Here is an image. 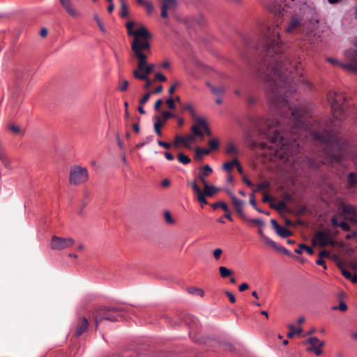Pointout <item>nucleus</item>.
<instances>
[{"mask_svg": "<svg viewBox=\"0 0 357 357\" xmlns=\"http://www.w3.org/2000/svg\"><path fill=\"white\" fill-rule=\"evenodd\" d=\"M157 143L160 146H162L165 149H169L171 148V144L168 142H163L161 140H158Z\"/></svg>", "mask_w": 357, "mask_h": 357, "instance_id": "50", "label": "nucleus"}, {"mask_svg": "<svg viewBox=\"0 0 357 357\" xmlns=\"http://www.w3.org/2000/svg\"><path fill=\"white\" fill-rule=\"evenodd\" d=\"M89 179L88 170L85 167L73 165L70 170L69 183L78 185L85 183Z\"/></svg>", "mask_w": 357, "mask_h": 357, "instance_id": "6", "label": "nucleus"}, {"mask_svg": "<svg viewBox=\"0 0 357 357\" xmlns=\"http://www.w3.org/2000/svg\"><path fill=\"white\" fill-rule=\"evenodd\" d=\"M238 288L240 291H243L249 288V285L247 283H243L239 286Z\"/></svg>", "mask_w": 357, "mask_h": 357, "instance_id": "63", "label": "nucleus"}, {"mask_svg": "<svg viewBox=\"0 0 357 357\" xmlns=\"http://www.w3.org/2000/svg\"><path fill=\"white\" fill-rule=\"evenodd\" d=\"M164 155H165V157L168 160H173L174 159V155L170 152H165Z\"/></svg>", "mask_w": 357, "mask_h": 357, "instance_id": "64", "label": "nucleus"}, {"mask_svg": "<svg viewBox=\"0 0 357 357\" xmlns=\"http://www.w3.org/2000/svg\"><path fill=\"white\" fill-rule=\"evenodd\" d=\"M250 204L253 206L254 208H257V203L255 195L253 193L250 195Z\"/></svg>", "mask_w": 357, "mask_h": 357, "instance_id": "56", "label": "nucleus"}, {"mask_svg": "<svg viewBox=\"0 0 357 357\" xmlns=\"http://www.w3.org/2000/svg\"><path fill=\"white\" fill-rule=\"evenodd\" d=\"M192 119L194 121V124L191 127V131L195 136L202 137L204 133L200 130V128H203L207 124L205 119L199 117L197 114L195 117H192Z\"/></svg>", "mask_w": 357, "mask_h": 357, "instance_id": "9", "label": "nucleus"}, {"mask_svg": "<svg viewBox=\"0 0 357 357\" xmlns=\"http://www.w3.org/2000/svg\"><path fill=\"white\" fill-rule=\"evenodd\" d=\"M210 151H215L219 148V141L217 138L208 141Z\"/></svg>", "mask_w": 357, "mask_h": 357, "instance_id": "36", "label": "nucleus"}, {"mask_svg": "<svg viewBox=\"0 0 357 357\" xmlns=\"http://www.w3.org/2000/svg\"><path fill=\"white\" fill-rule=\"evenodd\" d=\"M120 4H121L120 16L122 18H126L128 15V6H127L126 0H120Z\"/></svg>", "mask_w": 357, "mask_h": 357, "instance_id": "25", "label": "nucleus"}, {"mask_svg": "<svg viewBox=\"0 0 357 357\" xmlns=\"http://www.w3.org/2000/svg\"><path fill=\"white\" fill-rule=\"evenodd\" d=\"M271 224L273 229L278 236L282 238H287L292 235V232L285 227H281L275 219L271 220Z\"/></svg>", "mask_w": 357, "mask_h": 357, "instance_id": "13", "label": "nucleus"}, {"mask_svg": "<svg viewBox=\"0 0 357 357\" xmlns=\"http://www.w3.org/2000/svg\"><path fill=\"white\" fill-rule=\"evenodd\" d=\"M189 292L190 294H197V295H199L201 297L204 296V291L201 289L191 288V289H189Z\"/></svg>", "mask_w": 357, "mask_h": 357, "instance_id": "41", "label": "nucleus"}, {"mask_svg": "<svg viewBox=\"0 0 357 357\" xmlns=\"http://www.w3.org/2000/svg\"><path fill=\"white\" fill-rule=\"evenodd\" d=\"M219 272L220 276L223 278H227L232 274V271L225 266H220Z\"/></svg>", "mask_w": 357, "mask_h": 357, "instance_id": "32", "label": "nucleus"}, {"mask_svg": "<svg viewBox=\"0 0 357 357\" xmlns=\"http://www.w3.org/2000/svg\"><path fill=\"white\" fill-rule=\"evenodd\" d=\"M222 253V250L220 248H217L213 250V257L215 259H218Z\"/></svg>", "mask_w": 357, "mask_h": 357, "instance_id": "53", "label": "nucleus"}, {"mask_svg": "<svg viewBox=\"0 0 357 357\" xmlns=\"http://www.w3.org/2000/svg\"><path fill=\"white\" fill-rule=\"evenodd\" d=\"M8 128L15 135H23L24 132L20 126L13 123H9L8 125Z\"/></svg>", "mask_w": 357, "mask_h": 357, "instance_id": "23", "label": "nucleus"}, {"mask_svg": "<svg viewBox=\"0 0 357 357\" xmlns=\"http://www.w3.org/2000/svg\"><path fill=\"white\" fill-rule=\"evenodd\" d=\"M163 90V87L162 85H160L158 86V87H156L154 90H153L151 92V94H158V93H160Z\"/></svg>", "mask_w": 357, "mask_h": 357, "instance_id": "60", "label": "nucleus"}, {"mask_svg": "<svg viewBox=\"0 0 357 357\" xmlns=\"http://www.w3.org/2000/svg\"><path fill=\"white\" fill-rule=\"evenodd\" d=\"M306 343L310 344V347L307 348V351L313 352L316 356H320L322 354L321 348L325 344L324 341H321L317 337H313L309 338L306 341Z\"/></svg>", "mask_w": 357, "mask_h": 357, "instance_id": "10", "label": "nucleus"}, {"mask_svg": "<svg viewBox=\"0 0 357 357\" xmlns=\"http://www.w3.org/2000/svg\"><path fill=\"white\" fill-rule=\"evenodd\" d=\"M341 272H342V274L347 279V280H350L351 279V273L349 272V271H347V269L344 268H341Z\"/></svg>", "mask_w": 357, "mask_h": 357, "instance_id": "49", "label": "nucleus"}, {"mask_svg": "<svg viewBox=\"0 0 357 357\" xmlns=\"http://www.w3.org/2000/svg\"><path fill=\"white\" fill-rule=\"evenodd\" d=\"M347 185L349 188H353L357 186V174L350 172L347 175Z\"/></svg>", "mask_w": 357, "mask_h": 357, "instance_id": "20", "label": "nucleus"}, {"mask_svg": "<svg viewBox=\"0 0 357 357\" xmlns=\"http://www.w3.org/2000/svg\"><path fill=\"white\" fill-rule=\"evenodd\" d=\"M264 240L267 245L271 246L273 248L275 249L276 250L280 251V252H282L286 255H289L290 254L289 251L287 249H286L285 248H284L281 245H278L275 242H274L269 238L264 237Z\"/></svg>", "mask_w": 357, "mask_h": 357, "instance_id": "18", "label": "nucleus"}, {"mask_svg": "<svg viewBox=\"0 0 357 357\" xmlns=\"http://www.w3.org/2000/svg\"><path fill=\"white\" fill-rule=\"evenodd\" d=\"M212 168L208 165H206L201 167L198 173V175L204 177H207L212 173Z\"/></svg>", "mask_w": 357, "mask_h": 357, "instance_id": "27", "label": "nucleus"}, {"mask_svg": "<svg viewBox=\"0 0 357 357\" xmlns=\"http://www.w3.org/2000/svg\"><path fill=\"white\" fill-rule=\"evenodd\" d=\"M61 6L66 11V13L72 16L77 17V12L73 8L72 0H59Z\"/></svg>", "mask_w": 357, "mask_h": 357, "instance_id": "17", "label": "nucleus"}, {"mask_svg": "<svg viewBox=\"0 0 357 357\" xmlns=\"http://www.w3.org/2000/svg\"><path fill=\"white\" fill-rule=\"evenodd\" d=\"M286 205L284 204V202L282 201H280L279 203H278V206H275L273 204H271V207H272L273 208H275V209H281V208H285Z\"/></svg>", "mask_w": 357, "mask_h": 357, "instance_id": "52", "label": "nucleus"}, {"mask_svg": "<svg viewBox=\"0 0 357 357\" xmlns=\"http://www.w3.org/2000/svg\"><path fill=\"white\" fill-rule=\"evenodd\" d=\"M155 80L159 82H166V77L160 73H157L155 75Z\"/></svg>", "mask_w": 357, "mask_h": 357, "instance_id": "44", "label": "nucleus"}, {"mask_svg": "<svg viewBox=\"0 0 357 357\" xmlns=\"http://www.w3.org/2000/svg\"><path fill=\"white\" fill-rule=\"evenodd\" d=\"M211 206L213 208V209H215V210L218 208H221L225 212L229 211L228 206L226 204V203L224 202H215V203H213Z\"/></svg>", "mask_w": 357, "mask_h": 357, "instance_id": "34", "label": "nucleus"}, {"mask_svg": "<svg viewBox=\"0 0 357 357\" xmlns=\"http://www.w3.org/2000/svg\"><path fill=\"white\" fill-rule=\"evenodd\" d=\"M319 257L321 258H329L331 257V253L326 250H323L319 253Z\"/></svg>", "mask_w": 357, "mask_h": 357, "instance_id": "48", "label": "nucleus"}, {"mask_svg": "<svg viewBox=\"0 0 357 357\" xmlns=\"http://www.w3.org/2000/svg\"><path fill=\"white\" fill-rule=\"evenodd\" d=\"M225 294L227 295V296L229 298V301L232 303H235L236 301V298H235V296L233 294H231V292L228 291H225Z\"/></svg>", "mask_w": 357, "mask_h": 357, "instance_id": "57", "label": "nucleus"}, {"mask_svg": "<svg viewBox=\"0 0 357 357\" xmlns=\"http://www.w3.org/2000/svg\"><path fill=\"white\" fill-rule=\"evenodd\" d=\"M231 199L232 205L234 206V208L236 212L238 213V215L241 218L245 219V215L243 210L244 202L238 199L234 195H231Z\"/></svg>", "mask_w": 357, "mask_h": 357, "instance_id": "14", "label": "nucleus"}, {"mask_svg": "<svg viewBox=\"0 0 357 357\" xmlns=\"http://www.w3.org/2000/svg\"><path fill=\"white\" fill-rule=\"evenodd\" d=\"M339 227L344 231H348L350 230V226L349 225L344 222V221H342V222H340V224H339Z\"/></svg>", "mask_w": 357, "mask_h": 357, "instance_id": "46", "label": "nucleus"}, {"mask_svg": "<svg viewBox=\"0 0 357 357\" xmlns=\"http://www.w3.org/2000/svg\"><path fill=\"white\" fill-rule=\"evenodd\" d=\"M341 208L342 210V212L348 215H350V221L354 223L357 222V207L349 204H343L341 206Z\"/></svg>", "mask_w": 357, "mask_h": 357, "instance_id": "12", "label": "nucleus"}, {"mask_svg": "<svg viewBox=\"0 0 357 357\" xmlns=\"http://www.w3.org/2000/svg\"><path fill=\"white\" fill-rule=\"evenodd\" d=\"M139 79L145 81V84L144 86L145 89H148L149 88L151 87V86L152 84V82L150 79H149L148 76H146V79Z\"/></svg>", "mask_w": 357, "mask_h": 357, "instance_id": "54", "label": "nucleus"}, {"mask_svg": "<svg viewBox=\"0 0 357 357\" xmlns=\"http://www.w3.org/2000/svg\"><path fill=\"white\" fill-rule=\"evenodd\" d=\"M181 107L182 112H185V111L188 112L191 116V118L195 117L197 115L195 107L190 102L181 104Z\"/></svg>", "mask_w": 357, "mask_h": 357, "instance_id": "21", "label": "nucleus"}, {"mask_svg": "<svg viewBox=\"0 0 357 357\" xmlns=\"http://www.w3.org/2000/svg\"><path fill=\"white\" fill-rule=\"evenodd\" d=\"M162 104V100L161 99H158L154 105L155 110L159 112L160 109L161 105Z\"/></svg>", "mask_w": 357, "mask_h": 357, "instance_id": "58", "label": "nucleus"}, {"mask_svg": "<svg viewBox=\"0 0 357 357\" xmlns=\"http://www.w3.org/2000/svg\"><path fill=\"white\" fill-rule=\"evenodd\" d=\"M166 104L170 109H174L176 107L175 100L173 98H169L167 99Z\"/></svg>", "mask_w": 357, "mask_h": 357, "instance_id": "42", "label": "nucleus"}, {"mask_svg": "<svg viewBox=\"0 0 357 357\" xmlns=\"http://www.w3.org/2000/svg\"><path fill=\"white\" fill-rule=\"evenodd\" d=\"M245 220H247L248 222H251L252 224H256L257 225H263V221L261 220L260 219H248L246 217H245Z\"/></svg>", "mask_w": 357, "mask_h": 357, "instance_id": "51", "label": "nucleus"}, {"mask_svg": "<svg viewBox=\"0 0 357 357\" xmlns=\"http://www.w3.org/2000/svg\"><path fill=\"white\" fill-rule=\"evenodd\" d=\"M89 327V322L87 318L80 317L75 325V331L74 336L79 337L84 334Z\"/></svg>", "mask_w": 357, "mask_h": 357, "instance_id": "11", "label": "nucleus"}, {"mask_svg": "<svg viewBox=\"0 0 357 357\" xmlns=\"http://www.w3.org/2000/svg\"><path fill=\"white\" fill-rule=\"evenodd\" d=\"M197 178L199 180V181L204 185V188H206V185H208L206 180V177L197 175Z\"/></svg>", "mask_w": 357, "mask_h": 357, "instance_id": "62", "label": "nucleus"}, {"mask_svg": "<svg viewBox=\"0 0 357 357\" xmlns=\"http://www.w3.org/2000/svg\"><path fill=\"white\" fill-rule=\"evenodd\" d=\"M286 8L293 9L287 22L285 32L289 34H306L310 31V24L319 22L315 13L301 0H279L269 9L275 14H282Z\"/></svg>", "mask_w": 357, "mask_h": 357, "instance_id": "2", "label": "nucleus"}, {"mask_svg": "<svg viewBox=\"0 0 357 357\" xmlns=\"http://www.w3.org/2000/svg\"><path fill=\"white\" fill-rule=\"evenodd\" d=\"M289 331L287 333V337L289 338H292L294 336L296 335H300L303 332L302 328H298L296 329L294 326L292 324L289 325Z\"/></svg>", "mask_w": 357, "mask_h": 357, "instance_id": "28", "label": "nucleus"}, {"mask_svg": "<svg viewBox=\"0 0 357 357\" xmlns=\"http://www.w3.org/2000/svg\"><path fill=\"white\" fill-rule=\"evenodd\" d=\"M312 243L314 245H319L321 248L334 245L333 239L324 231H319L314 234Z\"/></svg>", "mask_w": 357, "mask_h": 357, "instance_id": "8", "label": "nucleus"}, {"mask_svg": "<svg viewBox=\"0 0 357 357\" xmlns=\"http://www.w3.org/2000/svg\"><path fill=\"white\" fill-rule=\"evenodd\" d=\"M357 236V231H353L351 233L348 234L346 235L347 239H352Z\"/></svg>", "mask_w": 357, "mask_h": 357, "instance_id": "61", "label": "nucleus"}, {"mask_svg": "<svg viewBox=\"0 0 357 357\" xmlns=\"http://www.w3.org/2000/svg\"><path fill=\"white\" fill-rule=\"evenodd\" d=\"M316 264L317 265L322 266L324 269L327 268L325 261L324 260L323 258H321L320 257H319V258L317 259Z\"/></svg>", "mask_w": 357, "mask_h": 357, "instance_id": "55", "label": "nucleus"}, {"mask_svg": "<svg viewBox=\"0 0 357 357\" xmlns=\"http://www.w3.org/2000/svg\"><path fill=\"white\" fill-rule=\"evenodd\" d=\"M75 244L73 238H61L54 236L51 241V248L53 250H63L72 247Z\"/></svg>", "mask_w": 357, "mask_h": 357, "instance_id": "7", "label": "nucleus"}, {"mask_svg": "<svg viewBox=\"0 0 357 357\" xmlns=\"http://www.w3.org/2000/svg\"><path fill=\"white\" fill-rule=\"evenodd\" d=\"M128 85H129V82L128 80L123 79V80L120 81L119 87V91H126L128 87Z\"/></svg>", "mask_w": 357, "mask_h": 357, "instance_id": "38", "label": "nucleus"}, {"mask_svg": "<svg viewBox=\"0 0 357 357\" xmlns=\"http://www.w3.org/2000/svg\"><path fill=\"white\" fill-rule=\"evenodd\" d=\"M225 153L228 155H236L238 154V149L233 143L230 142L226 146Z\"/></svg>", "mask_w": 357, "mask_h": 357, "instance_id": "22", "label": "nucleus"}, {"mask_svg": "<svg viewBox=\"0 0 357 357\" xmlns=\"http://www.w3.org/2000/svg\"><path fill=\"white\" fill-rule=\"evenodd\" d=\"M162 126H160V123L159 122V121L158 122H154L153 123V129H154V131L155 132V134L158 136V137H161L162 135V130H161V128Z\"/></svg>", "mask_w": 357, "mask_h": 357, "instance_id": "37", "label": "nucleus"}, {"mask_svg": "<svg viewBox=\"0 0 357 357\" xmlns=\"http://www.w3.org/2000/svg\"><path fill=\"white\" fill-rule=\"evenodd\" d=\"M269 183L267 181H263L257 185V191L263 190L268 188Z\"/></svg>", "mask_w": 357, "mask_h": 357, "instance_id": "43", "label": "nucleus"}, {"mask_svg": "<svg viewBox=\"0 0 357 357\" xmlns=\"http://www.w3.org/2000/svg\"><path fill=\"white\" fill-rule=\"evenodd\" d=\"M189 185L192 188V190L196 193L197 201L202 204H208V203L206 199V197L207 196L204 195L203 191H202L196 181H192Z\"/></svg>", "mask_w": 357, "mask_h": 357, "instance_id": "15", "label": "nucleus"}, {"mask_svg": "<svg viewBox=\"0 0 357 357\" xmlns=\"http://www.w3.org/2000/svg\"><path fill=\"white\" fill-rule=\"evenodd\" d=\"M236 164H238V159L234 158L231 161H227L225 162L223 165L222 168L225 171L230 172L232 170L234 166H236Z\"/></svg>", "mask_w": 357, "mask_h": 357, "instance_id": "30", "label": "nucleus"}, {"mask_svg": "<svg viewBox=\"0 0 357 357\" xmlns=\"http://www.w3.org/2000/svg\"><path fill=\"white\" fill-rule=\"evenodd\" d=\"M208 86L210 87L212 92L215 95H221L224 92V88L222 86H215L213 85H211L210 84H207Z\"/></svg>", "mask_w": 357, "mask_h": 357, "instance_id": "35", "label": "nucleus"}, {"mask_svg": "<svg viewBox=\"0 0 357 357\" xmlns=\"http://www.w3.org/2000/svg\"><path fill=\"white\" fill-rule=\"evenodd\" d=\"M173 117H175V115L173 113L165 111L162 113L161 116H154L153 119L155 120V122H158L159 121L160 126H163L169 119Z\"/></svg>", "mask_w": 357, "mask_h": 357, "instance_id": "19", "label": "nucleus"}, {"mask_svg": "<svg viewBox=\"0 0 357 357\" xmlns=\"http://www.w3.org/2000/svg\"><path fill=\"white\" fill-rule=\"evenodd\" d=\"M121 309L116 307H105L100 306L95 308L91 312L95 322V329L98 330L99 324L103 320L110 321H117L118 317L120 316Z\"/></svg>", "mask_w": 357, "mask_h": 357, "instance_id": "5", "label": "nucleus"}, {"mask_svg": "<svg viewBox=\"0 0 357 357\" xmlns=\"http://www.w3.org/2000/svg\"><path fill=\"white\" fill-rule=\"evenodd\" d=\"M127 33L128 36H133V40L131 43L132 51L139 47L140 46H146L147 43L152 38L151 33L144 26L134 30V22L129 21L126 24Z\"/></svg>", "mask_w": 357, "mask_h": 357, "instance_id": "4", "label": "nucleus"}, {"mask_svg": "<svg viewBox=\"0 0 357 357\" xmlns=\"http://www.w3.org/2000/svg\"><path fill=\"white\" fill-rule=\"evenodd\" d=\"M94 20H96V22H97L98 24V26H99L100 29L102 31V32H105V29L104 28L103 26V24L101 22V21L100 20L98 15H94V17H93Z\"/></svg>", "mask_w": 357, "mask_h": 357, "instance_id": "45", "label": "nucleus"}, {"mask_svg": "<svg viewBox=\"0 0 357 357\" xmlns=\"http://www.w3.org/2000/svg\"><path fill=\"white\" fill-rule=\"evenodd\" d=\"M177 158L178 162L183 165H187L191 161L190 158L183 153H179L178 154Z\"/></svg>", "mask_w": 357, "mask_h": 357, "instance_id": "33", "label": "nucleus"}, {"mask_svg": "<svg viewBox=\"0 0 357 357\" xmlns=\"http://www.w3.org/2000/svg\"><path fill=\"white\" fill-rule=\"evenodd\" d=\"M133 57L137 60V67L133 70L132 75L135 79H146L155 68V65L148 63L147 59L151 54L150 42L146 46H140L132 51Z\"/></svg>", "mask_w": 357, "mask_h": 357, "instance_id": "3", "label": "nucleus"}, {"mask_svg": "<svg viewBox=\"0 0 357 357\" xmlns=\"http://www.w3.org/2000/svg\"><path fill=\"white\" fill-rule=\"evenodd\" d=\"M332 310H339L342 312H345L347 310V305L343 301H340L338 306H333Z\"/></svg>", "mask_w": 357, "mask_h": 357, "instance_id": "39", "label": "nucleus"}, {"mask_svg": "<svg viewBox=\"0 0 357 357\" xmlns=\"http://www.w3.org/2000/svg\"><path fill=\"white\" fill-rule=\"evenodd\" d=\"M176 0H162L161 17H167V10H172L176 8Z\"/></svg>", "mask_w": 357, "mask_h": 357, "instance_id": "16", "label": "nucleus"}, {"mask_svg": "<svg viewBox=\"0 0 357 357\" xmlns=\"http://www.w3.org/2000/svg\"><path fill=\"white\" fill-rule=\"evenodd\" d=\"M247 102L250 105H253L256 103L257 100L254 96H248L247 98Z\"/></svg>", "mask_w": 357, "mask_h": 357, "instance_id": "59", "label": "nucleus"}, {"mask_svg": "<svg viewBox=\"0 0 357 357\" xmlns=\"http://www.w3.org/2000/svg\"><path fill=\"white\" fill-rule=\"evenodd\" d=\"M264 55L257 68V76L266 82L270 104L280 114V120L248 117V121L264 136L268 142H255L248 131L245 140L252 149L268 148L270 155L278 158L298 175L306 169L316 170L321 165L340 164L351 159L357 169V144L341 137L336 130L340 123L351 114L353 107L346 98L329 91L327 100L331 104L333 119L315 122L309 120L310 112L303 105L292 106L285 92L296 91L295 85L310 84L303 75L300 61L284 57V45L280 40L278 28L268 27L264 33Z\"/></svg>", "mask_w": 357, "mask_h": 357, "instance_id": "1", "label": "nucleus"}, {"mask_svg": "<svg viewBox=\"0 0 357 357\" xmlns=\"http://www.w3.org/2000/svg\"><path fill=\"white\" fill-rule=\"evenodd\" d=\"M218 190L211 185H206V188H204V193L207 197H212L214 194L217 193Z\"/></svg>", "mask_w": 357, "mask_h": 357, "instance_id": "29", "label": "nucleus"}, {"mask_svg": "<svg viewBox=\"0 0 357 357\" xmlns=\"http://www.w3.org/2000/svg\"><path fill=\"white\" fill-rule=\"evenodd\" d=\"M182 144L183 146L188 147L189 146L187 139L181 135H176L175 137L174 140V146H178L179 144Z\"/></svg>", "mask_w": 357, "mask_h": 357, "instance_id": "31", "label": "nucleus"}, {"mask_svg": "<svg viewBox=\"0 0 357 357\" xmlns=\"http://www.w3.org/2000/svg\"><path fill=\"white\" fill-rule=\"evenodd\" d=\"M209 153L210 150L208 149L197 147L195 149V158L201 160L204 155H208Z\"/></svg>", "mask_w": 357, "mask_h": 357, "instance_id": "24", "label": "nucleus"}, {"mask_svg": "<svg viewBox=\"0 0 357 357\" xmlns=\"http://www.w3.org/2000/svg\"><path fill=\"white\" fill-rule=\"evenodd\" d=\"M165 220L169 224H173L174 222V219L172 218L171 214L169 211H165Z\"/></svg>", "mask_w": 357, "mask_h": 357, "instance_id": "47", "label": "nucleus"}, {"mask_svg": "<svg viewBox=\"0 0 357 357\" xmlns=\"http://www.w3.org/2000/svg\"><path fill=\"white\" fill-rule=\"evenodd\" d=\"M303 250H306V252L310 255L314 254V250L311 247H309L305 244H300L298 248L296 249L294 251L297 254H301Z\"/></svg>", "mask_w": 357, "mask_h": 357, "instance_id": "26", "label": "nucleus"}, {"mask_svg": "<svg viewBox=\"0 0 357 357\" xmlns=\"http://www.w3.org/2000/svg\"><path fill=\"white\" fill-rule=\"evenodd\" d=\"M151 95V92L146 93L144 96L139 100V105H143L149 101Z\"/></svg>", "mask_w": 357, "mask_h": 357, "instance_id": "40", "label": "nucleus"}]
</instances>
